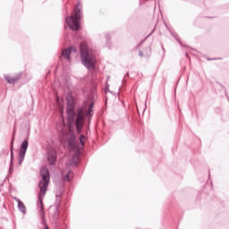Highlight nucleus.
<instances>
[{"label":"nucleus","instance_id":"nucleus-1","mask_svg":"<svg viewBox=\"0 0 229 229\" xmlns=\"http://www.w3.org/2000/svg\"><path fill=\"white\" fill-rule=\"evenodd\" d=\"M39 174L42 181L38 183L40 193L38 194L37 207L41 216H44V202L42 199H44V196H46V192L47 191V185H49L51 180V174H49V169H47V167H41Z\"/></svg>","mask_w":229,"mask_h":229},{"label":"nucleus","instance_id":"nucleus-2","mask_svg":"<svg viewBox=\"0 0 229 229\" xmlns=\"http://www.w3.org/2000/svg\"><path fill=\"white\" fill-rule=\"evenodd\" d=\"M83 6L81 3H78L73 8V14L70 17L65 18V22L69 26L72 31H78L80 30V22L83 14L81 13Z\"/></svg>","mask_w":229,"mask_h":229},{"label":"nucleus","instance_id":"nucleus-3","mask_svg":"<svg viewBox=\"0 0 229 229\" xmlns=\"http://www.w3.org/2000/svg\"><path fill=\"white\" fill-rule=\"evenodd\" d=\"M81 62L88 71L96 69V56H94L92 51L87 48H81Z\"/></svg>","mask_w":229,"mask_h":229},{"label":"nucleus","instance_id":"nucleus-4","mask_svg":"<svg viewBox=\"0 0 229 229\" xmlns=\"http://www.w3.org/2000/svg\"><path fill=\"white\" fill-rule=\"evenodd\" d=\"M28 146H30V143L28 142V140H24L20 147V152H19V158H18V164L21 165L24 162V158L26 157V152L28 151Z\"/></svg>","mask_w":229,"mask_h":229},{"label":"nucleus","instance_id":"nucleus-5","mask_svg":"<svg viewBox=\"0 0 229 229\" xmlns=\"http://www.w3.org/2000/svg\"><path fill=\"white\" fill-rule=\"evenodd\" d=\"M60 196L56 195V200L54 208V213L52 214V217L55 221H58L60 219Z\"/></svg>","mask_w":229,"mask_h":229},{"label":"nucleus","instance_id":"nucleus-6","mask_svg":"<svg viewBox=\"0 0 229 229\" xmlns=\"http://www.w3.org/2000/svg\"><path fill=\"white\" fill-rule=\"evenodd\" d=\"M56 158H58L56 150L52 149L47 152V162L50 165H55L56 164Z\"/></svg>","mask_w":229,"mask_h":229},{"label":"nucleus","instance_id":"nucleus-7","mask_svg":"<svg viewBox=\"0 0 229 229\" xmlns=\"http://www.w3.org/2000/svg\"><path fill=\"white\" fill-rule=\"evenodd\" d=\"M83 121H85V118L83 115H77L76 116V121H75V128L77 133H81V130L83 128Z\"/></svg>","mask_w":229,"mask_h":229},{"label":"nucleus","instance_id":"nucleus-8","mask_svg":"<svg viewBox=\"0 0 229 229\" xmlns=\"http://www.w3.org/2000/svg\"><path fill=\"white\" fill-rule=\"evenodd\" d=\"M76 107H66V113L68 115V123H74L76 117V112L74 111Z\"/></svg>","mask_w":229,"mask_h":229},{"label":"nucleus","instance_id":"nucleus-9","mask_svg":"<svg viewBox=\"0 0 229 229\" xmlns=\"http://www.w3.org/2000/svg\"><path fill=\"white\" fill-rule=\"evenodd\" d=\"M62 58H64V60H67V62L71 63L72 60V57H71V49L69 48H64L61 53Z\"/></svg>","mask_w":229,"mask_h":229},{"label":"nucleus","instance_id":"nucleus-10","mask_svg":"<svg viewBox=\"0 0 229 229\" xmlns=\"http://www.w3.org/2000/svg\"><path fill=\"white\" fill-rule=\"evenodd\" d=\"M21 76H22V73H18L14 77H6L5 76V80H6L7 83H9L10 85H13V83H17V81H19V80H21Z\"/></svg>","mask_w":229,"mask_h":229},{"label":"nucleus","instance_id":"nucleus-11","mask_svg":"<svg viewBox=\"0 0 229 229\" xmlns=\"http://www.w3.org/2000/svg\"><path fill=\"white\" fill-rule=\"evenodd\" d=\"M13 199L18 202V208L20 212L26 214V206H24V203H22V201H21L17 197H14Z\"/></svg>","mask_w":229,"mask_h":229},{"label":"nucleus","instance_id":"nucleus-12","mask_svg":"<svg viewBox=\"0 0 229 229\" xmlns=\"http://www.w3.org/2000/svg\"><path fill=\"white\" fill-rule=\"evenodd\" d=\"M13 140H14V138L13 136L11 140V161H10L9 173H12V165H13Z\"/></svg>","mask_w":229,"mask_h":229},{"label":"nucleus","instance_id":"nucleus-13","mask_svg":"<svg viewBox=\"0 0 229 229\" xmlns=\"http://www.w3.org/2000/svg\"><path fill=\"white\" fill-rule=\"evenodd\" d=\"M66 107H76V102H74V98L67 97L66 98Z\"/></svg>","mask_w":229,"mask_h":229},{"label":"nucleus","instance_id":"nucleus-14","mask_svg":"<svg viewBox=\"0 0 229 229\" xmlns=\"http://www.w3.org/2000/svg\"><path fill=\"white\" fill-rule=\"evenodd\" d=\"M68 144H69V148H71V149H74L76 148V141L74 140V139H70L68 140Z\"/></svg>","mask_w":229,"mask_h":229},{"label":"nucleus","instance_id":"nucleus-15","mask_svg":"<svg viewBox=\"0 0 229 229\" xmlns=\"http://www.w3.org/2000/svg\"><path fill=\"white\" fill-rule=\"evenodd\" d=\"M170 33H171V35H173V37L175 38V40H177V42H179V44L181 46H183V44L180 40V38H178V34L174 33L173 30H170Z\"/></svg>","mask_w":229,"mask_h":229},{"label":"nucleus","instance_id":"nucleus-16","mask_svg":"<svg viewBox=\"0 0 229 229\" xmlns=\"http://www.w3.org/2000/svg\"><path fill=\"white\" fill-rule=\"evenodd\" d=\"M92 108H94V102H90L86 115H92Z\"/></svg>","mask_w":229,"mask_h":229},{"label":"nucleus","instance_id":"nucleus-17","mask_svg":"<svg viewBox=\"0 0 229 229\" xmlns=\"http://www.w3.org/2000/svg\"><path fill=\"white\" fill-rule=\"evenodd\" d=\"M72 173V171H69L68 173H67V174L66 175H64V182H71V178L69 177V176H71V174Z\"/></svg>","mask_w":229,"mask_h":229},{"label":"nucleus","instance_id":"nucleus-18","mask_svg":"<svg viewBox=\"0 0 229 229\" xmlns=\"http://www.w3.org/2000/svg\"><path fill=\"white\" fill-rule=\"evenodd\" d=\"M68 49H70V53L72 54V53H76V47H68Z\"/></svg>","mask_w":229,"mask_h":229},{"label":"nucleus","instance_id":"nucleus-19","mask_svg":"<svg viewBox=\"0 0 229 229\" xmlns=\"http://www.w3.org/2000/svg\"><path fill=\"white\" fill-rule=\"evenodd\" d=\"M77 115H83V108L78 110Z\"/></svg>","mask_w":229,"mask_h":229},{"label":"nucleus","instance_id":"nucleus-20","mask_svg":"<svg viewBox=\"0 0 229 229\" xmlns=\"http://www.w3.org/2000/svg\"><path fill=\"white\" fill-rule=\"evenodd\" d=\"M153 33H155V30H153L145 38V40H146V38H149V37H151V35H153Z\"/></svg>","mask_w":229,"mask_h":229},{"label":"nucleus","instance_id":"nucleus-21","mask_svg":"<svg viewBox=\"0 0 229 229\" xmlns=\"http://www.w3.org/2000/svg\"><path fill=\"white\" fill-rule=\"evenodd\" d=\"M81 146H85V141L83 140H80Z\"/></svg>","mask_w":229,"mask_h":229},{"label":"nucleus","instance_id":"nucleus-22","mask_svg":"<svg viewBox=\"0 0 229 229\" xmlns=\"http://www.w3.org/2000/svg\"><path fill=\"white\" fill-rule=\"evenodd\" d=\"M106 38L107 41L110 40V34H106Z\"/></svg>","mask_w":229,"mask_h":229},{"label":"nucleus","instance_id":"nucleus-23","mask_svg":"<svg viewBox=\"0 0 229 229\" xmlns=\"http://www.w3.org/2000/svg\"><path fill=\"white\" fill-rule=\"evenodd\" d=\"M139 56H144V53H142V51H139Z\"/></svg>","mask_w":229,"mask_h":229},{"label":"nucleus","instance_id":"nucleus-24","mask_svg":"<svg viewBox=\"0 0 229 229\" xmlns=\"http://www.w3.org/2000/svg\"><path fill=\"white\" fill-rule=\"evenodd\" d=\"M83 139H85V135H81V136H80V140H83Z\"/></svg>","mask_w":229,"mask_h":229},{"label":"nucleus","instance_id":"nucleus-25","mask_svg":"<svg viewBox=\"0 0 229 229\" xmlns=\"http://www.w3.org/2000/svg\"><path fill=\"white\" fill-rule=\"evenodd\" d=\"M106 92H110V90H108V86L106 87Z\"/></svg>","mask_w":229,"mask_h":229},{"label":"nucleus","instance_id":"nucleus-26","mask_svg":"<svg viewBox=\"0 0 229 229\" xmlns=\"http://www.w3.org/2000/svg\"><path fill=\"white\" fill-rule=\"evenodd\" d=\"M45 229H49V226H47V224H45Z\"/></svg>","mask_w":229,"mask_h":229}]
</instances>
